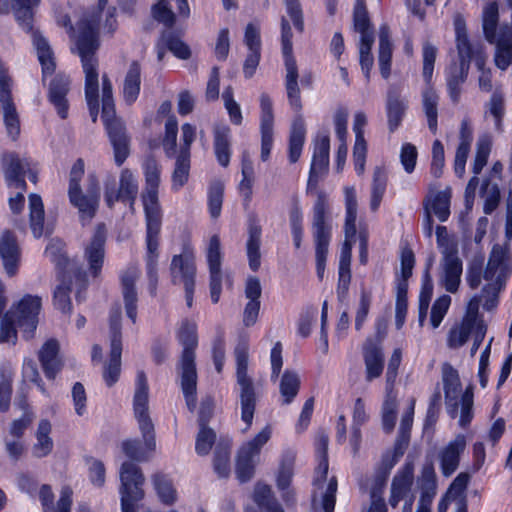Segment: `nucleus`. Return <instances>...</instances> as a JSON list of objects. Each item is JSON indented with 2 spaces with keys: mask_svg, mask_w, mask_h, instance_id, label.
I'll return each instance as SVG.
<instances>
[{
  "mask_svg": "<svg viewBox=\"0 0 512 512\" xmlns=\"http://www.w3.org/2000/svg\"><path fill=\"white\" fill-rule=\"evenodd\" d=\"M480 194L485 199L484 212L492 213L498 206L500 200V189L497 182L491 177H485L482 181Z\"/></svg>",
  "mask_w": 512,
  "mask_h": 512,
  "instance_id": "4d7b16f0",
  "label": "nucleus"
},
{
  "mask_svg": "<svg viewBox=\"0 0 512 512\" xmlns=\"http://www.w3.org/2000/svg\"><path fill=\"white\" fill-rule=\"evenodd\" d=\"M98 22V16L82 19L78 25L79 34L75 43L85 76V99L94 123L97 121L99 108V63L96 57L99 47Z\"/></svg>",
  "mask_w": 512,
  "mask_h": 512,
  "instance_id": "f03ea898",
  "label": "nucleus"
},
{
  "mask_svg": "<svg viewBox=\"0 0 512 512\" xmlns=\"http://www.w3.org/2000/svg\"><path fill=\"white\" fill-rule=\"evenodd\" d=\"M455 43L459 63L470 68V63L475 66L487 64L488 55L485 45L481 41H472L469 38L466 22L461 15L454 18Z\"/></svg>",
  "mask_w": 512,
  "mask_h": 512,
  "instance_id": "ddd939ff",
  "label": "nucleus"
},
{
  "mask_svg": "<svg viewBox=\"0 0 512 512\" xmlns=\"http://www.w3.org/2000/svg\"><path fill=\"white\" fill-rule=\"evenodd\" d=\"M3 171L9 188L26 190L25 173L28 163L22 161L17 155L8 153L2 158Z\"/></svg>",
  "mask_w": 512,
  "mask_h": 512,
  "instance_id": "bb28decb",
  "label": "nucleus"
},
{
  "mask_svg": "<svg viewBox=\"0 0 512 512\" xmlns=\"http://www.w3.org/2000/svg\"><path fill=\"white\" fill-rule=\"evenodd\" d=\"M42 301L38 296L25 295L7 311L25 338H31L38 325Z\"/></svg>",
  "mask_w": 512,
  "mask_h": 512,
  "instance_id": "a211bd4d",
  "label": "nucleus"
},
{
  "mask_svg": "<svg viewBox=\"0 0 512 512\" xmlns=\"http://www.w3.org/2000/svg\"><path fill=\"white\" fill-rule=\"evenodd\" d=\"M467 445L466 437L458 434L439 453L440 468L444 476L453 474L460 462V456L465 451Z\"/></svg>",
  "mask_w": 512,
  "mask_h": 512,
  "instance_id": "393cba45",
  "label": "nucleus"
},
{
  "mask_svg": "<svg viewBox=\"0 0 512 512\" xmlns=\"http://www.w3.org/2000/svg\"><path fill=\"white\" fill-rule=\"evenodd\" d=\"M477 326L469 318H463L461 323L454 325L447 337V345L451 349L463 346Z\"/></svg>",
  "mask_w": 512,
  "mask_h": 512,
  "instance_id": "603ef678",
  "label": "nucleus"
},
{
  "mask_svg": "<svg viewBox=\"0 0 512 512\" xmlns=\"http://www.w3.org/2000/svg\"><path fill=\"white\" fill-rule=\"evenodd\" d=\"M61 248V243L57 242H51L46 250L45 254L50 257V259L56 263L58 267L64 266V270L62 273V279L61 284L57 286V288L54 291V305L57 309L61 310L62 312H69L71 310V300H70V275H68L70 272H73L71 268H68L70 266V263L68 259L62 255L58 254ZM75 277L77 280H79L81 283L85 282V275L80 271H74Z\"/></svg>",
  "mask_w": 512,
  "mask_h": 512,
  "instance_id": "4468645a",
  "label": "nucleus"
},
{
  "mask_svg": "<svg viewBox=\"0 0 512 512\" xmlns=\"http://www.w3.org/2000/svg\"><path fill=\"white\" fill-rule=\"evenodd\" d=\"M120 196L131 205L134 204L138 195V181L129 169H123L119 179Z\"/></svg>",
  "mask_w": 512,
  "mask_h": 512,
  "instance_id": "680f3d73",
  "label": "nucleus"
},
{
  "mask_svg": "<svg viewBox=\"0 0 512 512\" xmlns=\"http://www.w3.org/2000/svg\"><path fill=\"white\" fill-rule=\"evenodd\" d=\"M242 180L238 185L240 195L245 202H250L252 197V188L255 182V172L253 162L248 151H243L241 159Z\"/></svg>",
  "mask_w": 512,
  "mask_h": 512,
  "instance_id": "de8ad7c7",
  "label": "nucleus"
},
{
  "mask_svg": "<svg viewBox=\"0 0 512 512\" xmlns=\"http://www.w3.org/2000/svg\"><path fill=\"white\" fill-rule=\"evenodd\" d=\"M172 281L175 284L195 283L196 266L194 258L189 255H174L170 266Z\"/></svg>",
  "mask_w": 512,
  "mask_h": 512,
  "instance_id": "c9c22d12",
  "label": "nucleus"
},
{
  "mask_svg": "<svg viewBox=\"0 0 512 512\" xmlns=\"http://www.w3.org/2000/svg\"><path fill=\"white\" fill-rule=\"evenodd\" d=\"M328 198L318 192L313 206L312 235L315 246L316 271L319 279L324 277L325 264L332 236V227L327 219Z\"/></svg>",
  "mask_w": 512,
  "mask_h": 512,
  "instance_id": "1a4fd4ad",
  "label": "nucleus"
},
{
  "mask_svg": "<svg viewBox=\"0 0 512 512\" xmlns=\"http://www.w3.org/2000/svg\"><path fill=\"white\" fill-rule=\"evenodd\" d=\"M329 153V135L327 133L318 135L314 142V150L308 179V188L316 187L319 178L327 173L329 168Z\"/></svg>",
  "mask_w": 512,
  "mask_h": 512,
  "instance_id": "4be33fe9",
  "label": "nucleus"
},
{
  "mask_svg": "<svg viewBox=\"0 0 512 512\" xmlns=\"http://www.w3.org/2000/svg\"><path fill=\"white\" fill-rule=\"evenodd\" d=\"M451 188L442 191L431 189L424 200L428 214L433 213L441 222H445L450 215Z\"/></svg>",
  "mask_w": 512,
  "mask_h": 512,
  "instance_id": "f704fd0d",
  "label": "nucleus"
},
{
  "mask_svg": "<svg viewBox=\"0 0 512 512\" xmlns=\"http://www.w3.org/2000/svg\"><path fill=\"white\" fill-rule=\"evenodd\" d=\"M206 260L210 278V295L213 303H217L220 299L222 291L223 273L221 269L223 252L221 249L220 237L213 235L206 249Z\"/></svg>",
  "mask_w": 512,
  "mask_h": 512,
  "instance_id": "6ab92c4d",
  "label": "nucleus"
},
{
  "mask_svg": "<svg viewBox=\"0 0 512 512\" xmlns=\"http://www.w3.org/2000/svg\"><path fill=\"white\" fill-rule=\"evenodd\" d=\"M145 175V190L142 194L143 208L146 221V267L151 295L157 288V262L159 234L162 225V210L158 198L161 167L154 158H147L143 164Z\"/></svg>",
  "mask_w": 512,
  "mask_h": 512,
  "instance_id": "f257e3e1",
  "label": "nucleus"
},
{
  "mask_svg": "<svg viewBox=\"0 0 512 512\" xmlns=\"http://www.w3.org/2000/svg\"><path fill=\"white\" fill-rule=\"evenodd\" d=\"M387 186V174L381 167H376L373 172V180L371 186L370 208L376 211L383 199Z\"/></svg>",
  "mask_w": 512,
  "mask_h": 512,
  "instance_id": "6e6d98bb",
  "label": "nucleus"
},
{
  "mask_svg": "<svg viewBox=\"0 0 512 512\" xmlns=\"http://www.w3.org/2000/svg\"><path fill=\"white\" fill-rule=\"evenodd\" d=\"M214 472L219 478H227L230 474V447L219 443L216 446L213 459Z\"/></svg>",
  "mask_w": 512,
  "mask_h": 512,
  "instance_id": "69168bd1",
  "label": "nucleus"
},
{
  "mask_svg": "<svg viewBox=\"0 0 512 512\" xmlns=\"http://www.w3.org/2000/svg\"><path fill=\"white\" fill-rule=\"evenodd\" d=\"M485 256L483 253H476L468 262L466 270V281L471 289H477L482 281L492 280L497 274V280L505 277L511 267V259L508 246L495 245L492 248L487 267L483 273Z\"/></svg>",
  "mask_w": 512,
  "mask_h": 512,
  "instance_id": "6e6552de",
  "label": "nucleus"
},
{
  "mask_svg": "<svg viewBox=\"0 0 512 512\" xmlns=\"http://www.w3.org/2000/svg\"><path fill=\"white\" fill-rule=\"evenodd\" d=\"M178 339L183 346L180 361L181 388L187 407L193 411L196 407L197 372L195 366V348L197 346L196 324L184 321L178 332Z\"/></svg>",
  "mask_w": 512,
  "mask_h": 512,
  "instance_id": "39448f33",
  "label": "nucleus"
},
{
  "mask_svg": "<svg viewBox=\"0 0 512 512\" xmlns=\"http://www.w3.org/2000/svg\"><path fill=\"white\" fill-rule=\"evenodd\" d=\"M271 428L264 427L252 440L245 443L238 452L236 475L240 482L249 481L253 475L261 448L271 438Z\"/></svg>",
  "mask_w": 512,
  "mask_h": 512,
  "instance_id": "f3484780",
  "label": "nucleus"
},
{
  "mask_svg": "<svg viewBox=\"0 0 512 512\" xmlns=\"http://www.w3.org/2000/svg\"><path fill=\"white\" fill-rule=\"evenodd\" d=\"M190 157L188 155L177 154L174 156L175 165L172 173V189L178 191L189 179Z\"/></svg>",
  "mask_w": 512,
  "mask_h": 512,
  "instance_id": "052dcab7",
  "label": "nucleus"
},
{
  "mask_svg": "<svg viewBox=\"0 0 512 512\" xmlns=\"http://www.w3.org/2000/svg\"><path fill=\"white\" fill-rule=\"evenodd\" d=\"M0 255L7 275L14 276L17 273L21 252L15 236L9 231L4 232L1 237Z\"/></svg>",
  "mask_w": 512,
  "mask_h": 512,
  "instance_id": "473e14b6",
  "label": "nucleus"
},
{
  "mask_svg": "<svg viewBox=\"0 0 512 512\" xmlns=\"http://www.w3.org/2000/svg\"><path fill=\"white\" fill-rule=\"evenodd\" d=\"M306 127L302 116H297L291 126L289 137V161L296 163L302 153L305 143Z\"/></svg>",
  "mask_w": 512,
  "mask_h": 512,
  "instance_id": "79ce46f5",
  "label": "nucleus"
},
{
  "mask_svg": "<svg viewBox=\"0 0 512 512\" xmlns=\"http://www.w3.org/2000/svg\"><path fill=\"white\" fill-rule=\"evenodd\" d=\"M417 486L420 490V498L416 512H430L437 494V476L432 464H427L422 468L417 479Z\"/></svg>",
  "mask_w": 512,
  "mask_h": 512,
  "instance_id": "5701e85b",
  "label": "nucleus"
},
{
  "mask_svg": "<svg viewBox=\"0 0 512 512\" xmlns=\"http://www.w3.org/2000/svg\"><path fill=\"white\" fill-rule=\"evenodd\" d=\"M473 141V129L468 119H463L459 129V144L454 159V172L459 178L465 175L466 162Z\"/></svg>",
  "mask_w": 512,
  "mask_h": 512,
  "instance_id": "7c9ffc66",
  "label": "nucleus"
},
{
  "mask_svg": "<svg viewBox=\"0 0 512 512\" xmlns=\"http://www.w3.org/2000/svg\"><path fill=\"white\" fill-rule=\"evenodd\" d=\"M52 431L51 423L43 419L39 422L35 437L36 442L32 446V455L35 458H44L48 456L53 450V440L50 436Z\"/></svg>",
  "mask_w": 512,
  "mask_h": 512,
  "instance_id": "ea45409f",
  "label": "nucleus"
},
{
  "mask_svg": "<svg viewBox=\"0 0 512 512\" xmlns=\"http://www.w3.org/2000/svg\"><path fill=\"white\" fill-rule=\"evenodd\" d=\"M216 440V434L206 425L201 424L196 436L195 450L198 455H208Z\"/></svg>",
  "mask_w": 512,
  "mask_h": 512,
  "instance_id": "774afa93",
  "label": "nucleus"
},
{
  "mask_svg": "<svg viewBox=\"0 0 512 512\" xmlns=\"http://www.w3.org/2000/svg\"><path fill=\"white\" fill-rule=\"evenodd\" d=\"M120 495L122 512H136L135 504L144 497V476L132 462H124L120 470Z\"/></svg>",
  "mask_w": 512,
  "mask_h": 512,
  "instance_id": "2eb2a0df",
  "label": "nucleus"
},
{
  "mask_svg": "<svg viewBox=\"0 0 512 512\" xmlns=\"http://www.w3.org/2000/svg\"><path fill=\"white\" fill-rule=\"evenodd\" d=\"M495 46L493 60L495 66L501 71L508 69L512 65V28L503 25L499 29L496 41H487Z\"/></svg>",
  "mask_w": 512,
  "mask_h": 512,
  "instance_id": "a878e982",
  "label": "nucleus"
},
{
  "mask_svg": "<svg viewBox=\"0 0 512 512\" xmlns=\"http://www.w3.org/2000/svg\"><path fill=\"white\" fill-rule=\"evenodd\" d=\"M353 23L355 31L361 35L360 41H364L365 36L374 39L364 0H356L353 11Z\"/></svg>",
  "mask_w": 512,
  "mask_h": 512,
  "instance_id": "5fc2aeb1",
  "label": "nucleus"
},
{
  "mask_svg": "<svg viewBox=\"0 0 512 512\" xmlns=\"http://www.w3.org/2000/svg\"><path fill=\"white\" fill-rule=\"evenodd\" d=\"M18 405L23 410V415L12 422L9 433L13 438L21 439L25 429L31 424L34 415L28 410L25 400H20Z\"/></svg>",
  "mask_w": 512,
  "mask_h": 512,
  "instance_id": "338daca9",
  "label": "nucleus"
},
{
  "mask_svg": "<svg viewBox=\"0 0 512 512\" xmlns=\"http://www.w3.org/2000/svg\"><path fill=\"white\" fill-rule=\"evenodd\" d=\"M469 68L459 64H452L446 72V81L449 96L454 103L460 99L461 85L466 81Z\"/></svg>",
  "mask_w": 512,
  "mask_h": 512,
  "instance_id": "c03bdc74",
  "label": "nucleus"
},
{
  "mask_svg": "<svg viewBox=\"0 0 512 512\" xmlns=\"http://www.w3.org/2000/svg\"><path fill=\"white\" fill-rule=\"evenodd\" d=\"M44 205L38 194L29 196L30 228L35 238H40L45 233L44 229Z\"/></svg>",
  "mask_w": 512,
  "mask_h": 512,
  "instance_id": "09e8293b",
  "label": "nucleus"
},
{
  "mask_svg": "<svg viewBox=\"0 0 512 512\" xmlns=\"http://www.w3.org/2000/svg\"><path fill=\"white\" fill-rule=\"evenodd\" d=\"M362 356L365 365V380L372 382L379 378L384 370V353L379 343L367 339L363 344Z\"/></svg>",
  "mask_w": 512,
  "mask_h": 512,
  "instance_id": "b1692460",
  "label": "nucleus"
},
{
  "mask_svg": "<svg viewBox=\"0 0 512 512\" xmlns=\"http://www.w3.org/2000/svg\"><path fill=\"white\" fill-rule=\"evenodd\" d=\"M248 347L245 344L235 349L236 377L240 386L241 418L247 424H252L256 397L252 379L248 376Z\"/></svg>",
  "mask_w": 512,
  "mask_h": 512,
  "instance_id": "9d476101",
  "label": "nucleus"
},
{
  "mask_svg": "<svg viewBox=\"0 0 512 512\" xmlns=\"http://www.w3.org/2000/svg\"><path fill=\"white\" fill-rule=\"evenodd\" d=\"M141 88V67L133 61L124 77L122 97L127 105H132L138 98Z\"/></svg>",
  "mask_w": 512,
  "mask_h": 512,
  "instance_id": "58836bf2",
  "label": "nucleus"
},
{
  "mask_svg": "<svg viewBox=\"0 0 512 512\" xmlns=\"http://www.w3.org/2000/svg\"><path fill=\"white\" fill-rule=\"evenodd\" d=\"M281 41L282 52L286 68V91L289 104L295 112L302 109L300 88L298 85V69L296 61L292 56V32L287 19L281 20Z\"/></svg>",
  "mask_w": 512,
  "mask_h": 512,
  "instance_id": "f8f14e48",
  "label": "nucleus"
},
{
  "mask_svg": "<svg viewBox=\"0 0 512 512\" xmlns=\"http://www.w3.org/2000/svg\"><path fill=\"white\" fill-rule=\"evenodd\" d=\"M414 480V466L406 463L393 477L389 504L395 508L411 491Z\"/></svg>",
  "mask_w": 512,
  "mask_h": 512,
  "instance_id": "c756f323",
  "label": "nucleus"
},
{
  "mask_svg": "<svg viewBox=\"0 0 512 512\" xmlns=\"http://www.w3.org/2000/svg\"><path fill=\"white\" fill-rule=\"evenodd\" d=\"M213 135L217 161L221 166L227 167L231 157V130L227 125H216Z\"/></svg>",
  "mask_w": 512,
  "mask_h": 512,
  "instance_id": "4c0bfd02",
  "label": "nucleus"
},
{
  "mask_svg": "<svg viewBox=\"0 0 512 512\" xmlns=\"http://www.w3.org/2000/svg\"><path fill=\"white\" fill-rule=\"evenodd\" d=\"M392 51L393 45L390 40L389 28L382 26L379 33L378 62L380 73L385 79L390 75Z\"/></svg>",
  "mask_w": 512,
  "mask_h": 512,
  "instance_id": "a18cd8bd",
  "label": "nucleus"
},
{
  "mask_svg": "<svg viewBox=\"0 0 512 512\" xmlns=\"http://www.w3.org/2000/svg\"><path fill=\"white\" fill-rule=\"evenodd\" d=\"M85 173L83 159H77L69 172L68 198L70 204L77 209L78 216L83 225L88 224L95 217L100 202V185L93 174L88 176V186L84 193L81 180Z\"/></svg>",
  "mask_w": 512,
  "mask_h": 512,
  "instance_id": "7ed1b4c3",
  "label": "nucleus"
},
{
  "mask_svg": "<svg viewBox=\"0 0 512 512\" xmlns=\"http://www.w3.org/2000/svg\"><path fill=\"white\" fill-rule=\"evenodd\" d=\"M139 274L136 267H130L121 277L125 310L132 323L137 319V293L134 286Z\"/></svg>",
  "mask_w": 512,
  "mask_h": 512,
  "instance_id": "72a5a7b5",
  "label": "nucleus"
},
{
  "mask_svg": "<svg viewBox=\"0 0 512 512\" xmlns=\"http://www.w3.org/2000/svg\"><path fill=\"white\" fill-rule=\"evenodd\" d=\"M253 499L259 508L266 512H284L272 496L271 488L268 485L258 483L254 489Z\"/></svg>",
  "mask_w": 512,
  "mask_h": 512,
  "instance_id": "13d9d810",
  "label": "nucleus"
},
{
  "mask_svg": "<svg viewBox=\"0 0 512 512\" xmlns=\"http://www.w3.org/2000/svg\"><path fill=\"white\" fill-rule=\"evenodd\" d=\"M505 93L501 85H496L493 93L483 106V118L491 119L497 132L503 131V119L505 116Z\"/></svg>",
  "mask_w": 512,
  "mask_h": 512,
  "instance_id": "2f4dec72",
  "label": "nucleus"
},
{
  "mask_svg": "<svg viewBox=\"0 0 512 512\" xmlns=\"http://www.w3.org/2000/svg\"><path fill=\"white\" fill-rule=\"evenodd\" d=\"M300 379L297 373L286 370L280 381V393L283 404H289L298 394Z\"/></svg>",
  "mask_w": 512,
  "mask_h": 512,
  "instance_id": "e2e57ef3",
  "label": "nucleus"
},
{
  "mask_svg": "<svg viewBox=\"0 0 512 512\" xmlns=\"http://www.w3.org/2000/svg\"><path fill=\"white\" fill-rule=\"evenodd\" d=\"M40 1L41 0H13L16 18L23 29L27 31L32 29L33 11L39 5Z\"/></svg>",
  "mask_w": 512,
  "mask_h": 512,
  "instance_id": "bf43d9fd",
  "label": "nucleus"
},
{
  "mask_svg": "<svg viewBox=\"0 0 512 512\" xmlns=\"http://www.w3.org/2000/svg\"><path fill=\"white\" fill-rule=\"evenodd\" d=\"M438 101L439 96L432 87H427L423 92V109L427 118V123L432 133L437 132L438 126Z\"/></svg>",
  "mask_w": 512,
  "mask_h": 512,
  "instance_id": "864d4df0",
  "label": "nucleus"
},
{
  "mask_svg": "<svg viewBox=\"0 0 512 512\" xmlns=\"http://www.w3.org/2000/svg\"><path fill=\"white\" fill-rule=\"evenodd\" d=\"M177 133V119L174 116H170L165 123V135L162 142L164 153L168 158H173L178 153V150L176 149Z\"/></svg>",
  "mask_w": 512,
  "mask_h": 512,
  "instance_id": "0e129e2a",
  "label": "nucleus"
},
{
  "mask_svg": "<svg viewBox=\"0 0 512 512\" xmlns=\"http://www.w3.org/2000/svg\"><path fill=\"white\" fill-rule=\"evenodd\" d=\"M38 357L45 376L54 379L61 370L58 341L55 339L47 340L39 350Z\"/></svg>",
  "mask_w": 512,
  "mask_h": 512,
  "instance_id": "e433bc0d",
  "label": "nucleus"
},
{
  "mask_svg": "<svg viewBox=\"0 0 512 512\" xmlns=\"http://www.w3.org/2000/svg\"><path fill=\"white\" fill-rule=\"evenodd\" d=\"M328 443V435L319 433L316 439L318 466L313 481L312 507L314 510L322 508L324 512H333L338 483L335 476H328Z\"/></svg>",
  "mask_w": 512,
  "mask_h": 512,
  "instance_id": "20e7f679",
  "label": "nucleus"
},
{
  "mask_svg": "<svg viewBox=\"0 0 512 512\" xmlns=\"http://www.w3.org/2000/svg\"><path fill=\"white\" fill-rule=\"evenodd\" d=\"M102 120L114 149V159L122 165L129 155V138L122 121L115 117L112 83L106 75L102 76Z\"/></svg>",
  "mask_w": 512,
  "mask_h": 512,
  "instance_id": "0eeeda50",
  "label": "nucleus"
},
{
  "mask_svg": "<svg viewBox=\"0 0 512 512\" xmlns=\"http://www.w3.org/2000/svg\"><path fill=\"white\" fill-rule=\"evenodd\" d=\"M261 227L256 224H251L248 229V239L246 243L247 257L249 267L253 271H257L261 264Z\"/></svg>",
  "mask_w": 512,
  "mask_h": 512,
  "instance_id": "8fccbe9b",
  "label": "nucleus"
},
{
  "mask_svg": "<svg viewBox=\"0 0 512 512\" xmlns=\"http://www.w3.org/2000/svg\"><path fill=\"white\" fill-rule=\"evenodd\" d=\"M110 359L105 365L103 378L108 386L114 385L121 372L122 332L121 310L113 309L109 317Z\"/></svg>",
  "mask_w": 512,
  "mask_h": 512,
  "instance_id": "dca6fc26",
  "label": "nucleus"
},
{
  "mask_svg": "<svg viewBox=\"0 0 512 512\" xmlns=\"http://www.w3.org/2000/svg\"><path fill=\"white\" fill-rule=\"evenodd\" d=\"M69 90L70 79L65 75H56L49 85V101L62 119H66L68 117L69 103L67 94Z\"/></svg>",
  "mask_w": 512,
  "mask_h": 512,
  "instance_id": "cd10ccee",
  "label": "nucleus"
},
{
  "mask_svg": "<svg viewBox=\"0 0 512 512\" xmlns=\"http://www.w3.org/2000/svg\"><path fill=\"white\" fill-rule=\"evenodd\" d=\"M462 260L458 253L441 255L438 267V284L449 293H456L461 284Z\"/></svg>",
  "mask_w": 512,
  "mask_h": 512,
  "instance_id": "412c9836",
  "label": "nucleus"
},
{
  "mask_svg": "<svg viewBox=\"0 0 512 512\" xmlns=\"http://www.w3.org/2000/svg\"><path fill=\"white\" fill-rule=\"evenodd\" d=\"M106 240V229L104 224H99L96 231L85 250V255L89 263L91 274L96 277L99 275L104 262V244Z\"/></svg>",
  "mask_w": 512,
  "mask_h": 512,
  "instance_id": "c85d7f7f",
  "label": "nucleus"
},
{
  "mask_svg": "<svg viewBox=\"0 0 512 512\" xmlns=\"http://www.w3.org/2000/svg\"><path fill=\"white\" fill-rule=\"evenodd\" d=\"M407 108V102L401 99L395 92H389L387 100L388 126L391 132L401 124Z\"/></svg>",
  "mask_w": 512,
  "mask_h": 512,
  "instance_id": "3c124183",
  "label": "nucleus"
},
{
  "mask_svg": "<svg viewBox=\"0 0 512 512\" xmlns=\"http://www.w3.org/2000/svg\"><path fill=\"white\" fill-rule=\"evenodd\" d=\"M345 224L344 232L346 238H355L356 235V219L358 202L356 190L353 186L345 187Z\"/></svg>",
  "mask_w": 512,
  "mask_h": 512,
  "instance_id": "37998d69",
  "label": "nucleus"
},
{
  "mask_svg": "<svg viewBox=\"0 0 512 512\" xmlns=\"http://www.w3.org/2000/svg\"><path fill=\"white\" fill-rule=\"evenodd\" d=\"M33 45L37 51L38 60L42 66L43 77L51 75L55 70L53 52L48 41L38 32L33 33Z\"/></svg>",
  "mask_w": 512,
  "mask_h": 512,
  "instance_id": "49530a36",
  "label": "nucleus"
},
{
  "mask_svg": "<svg viewBox=\"0 0 512 512\" xmlns=\"http://www.w3.org/2000/svg\"><path fill=\"white\" fill-rule=\"evenodd\" d=\"M499 7L497 2L492 1L484 5L482 10V29L486 41H496L499 29Z\"/></svg>",
  "mask_w": 512,
  "mask_h": 512,
  "instance_id": "a19ab883",
  "label": "nucleus"
},
{
  "mask_svg": "<svg viewBox=\"0 0 512 512\" xmlns=\"http://www.w3.org/2000/svg\"><path fill=\"white\" fill-rule=\"evenodd\" d=\"M492 137L489 134L480 135L476 142L475 154L472 161L473 177L468 181L465 188V199L467 203H472L476 196V190L479 185L478 175L486 166L492 151Z\"/></svg>",
  "mask_w": 512,
  "mask_h": 512,
  "instance_id": "aec40b11",
  "label": "nucleus"
},
{
  "mask_svg": "<svg viewBox=\"0 0 512 512\" xmlns=\"http://www.w3.org/2000/svg\"><path fill=\"white\" fill-rule=\"evenodd\" d=\"M441 371L448 414L452 418L457 417L458 409L461 407L459 425L461 427H466L473 418L472 387L469 386L464 392L462 391L458 371L450 363H444Z\"/></svg>",
  "mask_w": 512,
  "mask_h": 512,
  "instance_id": "423d86ee",
  "label": "nucleus"
},
{
  "mask_svg": "<svg viewBox=\"0 0 512 512\" xmlns=\"http://www.w3.org/2000/svg\"><path fill=\"white\" fill-rule=\"evenodd\" d=\"M149 388L147 378L143 371L137 373L136 387L133 397V410L138 421L139 429L147 449L153 451L156 447L154 425L149 416Z\"/></svg>",
  "mask_w": 512,
  "mask_h": 512,
  "instance_id": "9b49d317",
  "label": "nucleus"
}]
</instances>
